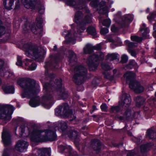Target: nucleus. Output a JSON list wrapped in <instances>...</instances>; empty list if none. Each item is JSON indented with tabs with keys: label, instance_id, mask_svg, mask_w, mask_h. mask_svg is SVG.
<instances>
[{
	"label": "nucleus",
	"instance_id": "obj_1",
	"mask_svg": "<svg viewBox=\"0 0 156 156\" xmlns=\"http://www.w3.org/2000/svg\"><path fill=\"white\" fill-rule=\"evenodd\" d=\"M45 77L47 80H50L49 83L45 82L43 85V89L45 90L44 95L42 96L43 100L50 101L46 105L50 108L54 103L52 100L53 97H59L63 100L67 99L69 97L67 91L64 87H62V80L61 78L56 79L54 82V85H52L51 82L53 81L55 78V75L53 73H49L48 72L45 73Z\"/></svg>",
	"mask_w": 156,
	"mask_h": 156
},
{
	"label": "nucleus",
	"instance_id": "obj_2",
	"mask_svg": "<svg viewBox=\"0 0 156 156\" xmlns=\"http://www.w3.org/2000/svg\"><path fill=\"white\" fill-rule=\"evenodd\" d=\"M56 132L51 130L33 129L30 135L31 142L36 143L47 141H53L57 140Z\"/></svg>",
	"mask_w": 156,
	"mask_h": 156
},
{
	"label": "nucleus",
	"instance_id": "obj_3",
	"mask_svg": "<svg viewBox=\"0 0 156 156\" xmlns=\"http://www.w3.org/2000/svg\"><path fill=\"white\" fill-rule=\"evenodd\" d=\"M83 16V13L82 11H77L76 12L74 21L77 25L75 27L74 24L71 25L72 29L73 30V33L74 37H77L78 34L80 35L83 31L85 30L87 24L90 23L92 21L91 17L89 15H86L84 20L80 21Z\"/></svg>",
	"mask_w": 156,
	"mask_h": 156
},
{
	"label": "nucleus",
	"instance_id": "obj_4",
	"mask_svg": "<svg viewBox=\"0 0 156 156\" xmlns=\"http://www.w3.org/2000/svg\"><path fill=\"white\" fill-rule=\"evenodd\" d=\"M17 83L24 90L21 94V97L24 98L31 95L36 96L38 94V90L36 88V82L34 79L30 78H21L17 81Z\"/></svg>",
	"mask_w": 156,
	"mask_h": 156
},
{
	"label": "nucleus",
	"instance_id": "obj_5",
	"mask_svg": "<svg viewBox=\"0 0 156 156\" xmlns=\"http://www.w3.org/2000/svg\"><path fill=\"white\" fill-rule=\"evenodd\" d=\"M26 54L34 56L36 61L40 62L44 59L46 52L44 50H39L38 47L30 43H27L23 45Z\"/></svg>",
	"mask_w": 156,
	"mask_h": 156
},
{
	"label": "nucleus",
	"instance_id": "obj_6",
	"mask_svg": "<svg viewBox=\"0 0 156 156\" xmlns=\"http://www.w3.org/2000/svg\"><path fill=\"white\" fill-rule=\"evenodd\" d=\"M104 55L101 51L93 54L88 58L87 65L90 71H94L96 70L99 64L100 61L104 60Z\"/></svg>",
	"mask_w": 156,
	"mask_h": 156
},
{
	"label": "nucleus",
	"instance_id": "obj_7",
	"mask_svg": "<svg viewBox=\"0 0 156 156\" xmlns=\"http://www.w3.org/2000/svg\"><path fill=\"white\" fill-rule=\"evenodd\" d=\"M83 67L78 66L75 67V72L73 75V80L77 85L81 84L87 79V71L83 69Z\"/></svg>",
	"mask_w": 156,
	"mask_h": 156
},
{
	"label": "nucleus",
	"instance_id": "obj_8",
	"mask_svg": "<svg viewBox=\"0 0 156 156\" xmlns=\"http://www.w3.org/2000/svg\"><path fill=\"white\" fill-rule=\"evenodd\" d=\"M121 100L119 101L121 106L125 110L123 115L126 118L130 117L131 115V107L130 106L132 99L130 95L126 93L122 95Z\"/></svg>",
	"mask_w": 156,
	"mask_h": 156
},
{
	"label": "nucleus",
	"instance_id": "obj_9",
	"mask_svg": "<svg viewBox=\"0 0 156 156\" xmlns=\"http://www.w3.org/2000/svg\"><path fill=\"white\" fill-rule=\"evenodd\" d=\"M14 109L15 108L12 105L0 104V119L8 122L10 121Z\"/></svg>",
	"mask_w": 156,
	"mask_h": 156
},
{
	"label": "nucleus",
	"instance_id": "obj_10",
	"mask_svg": "<svg viewBox=\"0 0 156 156\" xmlns=\"http://www.w3.org/2000/svg\"><path fill=\"white\" fill-rule=\"evenodd\" d=\"M36 22L30 24L29 27L31 29L32 32L35 34H39V37L41 38L42 36L43 32V19L42 17H37L36 19Z\"/></svg>",
	"mask_w": 156,
	"mask_h": 156
},
{
	"label": "nucleus",
	"instance_id": "obj_11",
	"mask_svg": "<svg viewBox=\"0 0 156 156\" xmlns=\"http://www.w3.org/2000/svg\"><path fill=\"white\" fill-rule=\"evenodd\" d=\"M62 58L59 55H56L50 60L45 62L46 68L55 69L59 68V64L62 62Z\"/></svg>",
	"mask_w": 156,
	"mask_h": 156
},
{
	"label": "nucleus",
	"instance_id": "obj_12",
	"mask_svg": "<svg viewBox=\"0 0 156 156\" xmlns=\"http://www.w3.org/2000/svg\"><path fill=\"white\" fill-rule=\"evenodd\" d=\"M134 18V16L131 14H128L123 16L120 23V26L121 28H127L129 24L132 22Z\"/></svg>",
	"mask_w": 156,
	"mask_h": 156
},
{
	"label": "nucleus",
	"instance_id": "obj_13",
	"mask_svg": "<svg viewBox=\"0 0 156 156\" xmlns=\"http://www.w3.org/2000/svg\"><path fill=\"white\" fill-rule=\"evenodd\" d=\"M62 153H65L67 154L68 156H77L76 151H74L72 147L70 146H68L61 145L59 147Z\"/></svg>",
	"mask_w": 156,
	"mask_h": 156
},
{
	"label": "nucleus",
	"instance_id": "obj_14",
	"mask_svg": "<svg viewBox=\"0 0 156 156\" xmlns=\"http://www.w3.org/2000/svg\"><path fill=\"white\" fill-rule=\"evenodd\" d=\"M27 142L23 140H20L18 141L15 146L16 150L23 152L25 151L28 146Z\"/></svg>",
	"mask_w": 156,
	"mask_h": 156
},
{
	"label": "nucleus",
	"instance_id": "obj_15",
	"mask_svg": "<svg viewBox=\"0 0 156 156\" xmlns=\"http://www.w3.org/2000/svg\"><path fill=\"white\" fill-rule=\"evenodd\" d=\"M103 143L101 140L97 138H94L91 141V145L93 150L97 152H100L101 150Z\"/></svg>",
	"mask_w": 156,
	"mask_h": 156
},
{
	"label": "nucleus",
	"instance_id": "obj_16",
	"mask_svg": "<svg viewBox=\"0 0 156 156\" xmlns=\"http://www.w3.org/2000/svg\"><path fill=\"white\" fill-rule=\"evenodd\" d=\"M11 135L10 133L7 131L3 132L2 138L4 145L6 147L11 143Z\"/></svg>",
	"mask_w": 156,
	"mask_h": 156
},
{
	"label": "nucleus",
	"instance_id": "obj_17",
	"mask_svg": "<svg viewBox=\"0 0 156 156\" xmlns=\"http://www.w3.org/2000/svg\"><path fill=\"white\" fill-rule=\"evenodd\" d=\"M125 111L121 105L118 102V105L115 106H111L109 112L111 113L117 114L121 113L122 114L123 111Z\"/></svg>",
	"mask_w": 156,
	"mask_h": 156
},
{
	"label": "nucleus",
	"instance_id": "obj_18",
	"mask_svg": "<svg viewBox=\"0 0 156 156\" xmlns=\"http://www.w3.org/2000/svg\"><path fill=\"white\" fill-rule=\"evenodd\" d=\"M132 86H129V88L133 90L136 93L140 94L143 92L144 90V87L141 85L140 83L138 81L135 82Z\"/></svg>",
	"mask_w": 156,
	"mask_h": 156
},
{
	"label": "nucleus",
	"instance_id": "obj_19",
	"mask_svg": "<svg viewBox=\"0 0 156 156\" xmlns=\"http://www.w3.org/2000/svg\"><path fill=\"white\" fill-rule=\"evenodd\" d=\"M66 134L70 139L74 140L77 138L78 135V131L74 129H70L67 130Z\"/></svg>",
	"mask_w": 156,
	"mask_h": 156
},
{
	"label": "nucleus",
	"instance_id": "obj_20",
	"mask_svg": "<svg viewBox=\"0 0 156 156\" xmlns=\"http://www.w3.org/2000/svg\"><path fill=\"white\" fill-rule=\"evenodd\" d=\"M32 60L31 59L26 58L25 60L24 61V63L25 66H28V68L29 70H34L37 67V64L35 62H32Z\"/></svg>",
	"mask_w": 156,
	"mask_h": 156
},
{
	"label": "nucleus",
	"instance_id": "obj_21",
	"mask_svg": "<svg viewBox=\"0 0 156 156\" xmlns=\"http://www.w3.org/2000/svg\"><path fill=\"white\" fill-rule=\"evenodd\" d=\"M152 146V144L150 142L141 144L140 146L141 153L144 154L147 153L150 150Z\"/></svg>",
	"mask_w": 156,
	"mask_h": 156
},
{
	"label": "nucleus",
	"instance_id": "obj_22",
	"mask_svg": "<svg viewBox=\"0 0 156 156\" xmlns=\"http://www.w3.org/2000/svg\"><path fill=\"white\" fill-rule=\"evenodd\" d=\"M86 32L88 34L91 35L93 38L98 37L96 28L92 25H90L87 27Z\"/></svg>",
	"mask_w": 156,
	"mask_h": 156
},
{
	"label": "nucleus",
	"instance_id": "obj_23",
	"mask_svg": "<svg viewBox=\"0 0 156 156\" xmlns=\"http://www.w3.org/2000/svg\"><path fill=\"white\" fill-rule=\"evenodd\" d=\"M62 106L63 113L65 116L69 117L73 114V111L69 109V105L67 103H63Z\"/></svg>",
	"mask_w": 156,
	"mask_h": 156
},
{
	"label": "nucleus",
	"instance_id": "obj_24",
	"mask_svg": "<svg viewBox=\"0 0 156 156\" xmlns=\"http://www.w3.org/2000/svg\"><path fill=\"white\" fill-rule=\"evenodd\" d=\"M69 59L68 61L70 64L74 62H76L77 61V56L76 53L73 51L69 50L68 51Z\"/></svg>",
	"mask_w": 156,
	"mask_h": 156
},
{
	"label": "nucleus",
	"instance_id": "obj_25",
	"mask_svg": "<svg viewBox=\"0 0 156 156\" xmlns=\"http://www.w3.org/2000/svg\"><path fill=\"white\" fill-rule=\"evenodd\" d=\"M136 76L135 73L133 72L129 73L128 75L126 77V80L127 82L129 81V87L130 86H133L134 83L137 81L135 80V77Z\"/></svg>",
	"mask_w": 156,
	"mask_h": 156
},
{
	"label": "nucleus",
	"instance_id": "obj_26",
	"mask_svg": "<svg viewBox=\"0 0 156 156\" xmlns=\"http://www.w3.org/2000/svg\"><path fill=\"white\" fill-rule=\"evenodd\" d=\"M68 127V122L61 120L58 122V128L60 132L64 133Z\"/></svg>",
	"mask_w": 156,
	"mask_h": 156
},
{
	"label": "nucleus",
	"instance_id": "obj_27",
	"mask_svg": "<svg viewBox=\"0 0 156 156\" xmlns=\"http://www.w3.org/2000/svg\"><path fill=\"white\" fill-rule=\"evenodd\" d=\"M23 0H21L22 2ZM37 0H24V5L25 7L27 9H34L35 7L34 2H36Z\"/></svg>",
	"mask_w": 156,
	"mask_h": 156
},
{
	"label": "nucleus",
	"instance_id": "obj_28",
	"mask_svg": "<svg viewBox=\"0 0 156 156\" xmlns=\"http://www.w3.org/2000/svg\"><path fill=\"white\" fill-rule=\"evenodd\" d=\"M37 156H50L51 153L49 150L46 148L39 149L37 151Z\"/></svg>",
	"mask_w": 156,
	"mask_h": 156
},
{
	"label": "nucleus",
	"instance_id": "obj_29",
	"mask_svg": "<svg viewBox=\"0 0 156 156\" xmlns=\"http://www.w3.org/2000/svg\"><path fill=\"white\" fill-rule=\"evenodd\" d=\"M38 96H35L31 98L29 102V105L32 107H36L40 105V101Z\"/></svg>",
	"mask_w": 156,
	"mask_h": 156
},
{
	"label": "nucleus",
	"instance_id": "obj_30",
	"mask_svg": "<svg viewBox=\"0 0 156 156\" xmlns=\"http://www.w3.org/2000/svg\"><path fill=\"white\" fill-rule=\"evenodd\" d=\"M2 88L5 94H13L15 92V88L13 85H5L3 86Z\"/></svg>",
	"mask_w": 156,
	"mask_h": 156
},
{
	"label": "nucleus",
	"instance_id": "obj_31",
	"mask_svg": "<svg viewBox=\"0 0 156 156\" xmlns=\"http://www.w3.org/2000/svg\"><path fill=\"white\" fill-rule=\"evenodd\" d=\"M126 67L129 69L134 68L135 70H136L138 69L139 66L135 60L132 59L129 61L128 63L126 65Z\"/></svg>",
	"mask_w": 156,
	"mask_h": 156
},
{
	"label": "nucleus",
	"instance_id": "obj_32",
	"mask_svg": "<svg viewBox=\"0 0 156 156\" xmlns=\"http://www.w3.org/2000/svg\"><path fill=\"white\" fill-rule=\"evenodd\" d=\"M83 50L84 53L86 54H91L94 52L93 46L91 44H87L83 48Z\"/></svg>",
	"mask_w": 156,
	"mask_h": 156
},
{
	"label": "nucleus",
	"instance_id": "obj_33",
	"mask_svg": "<svg viewBox=\"0 0 156 156\" xmlns=\"http://www.w3.org/2000/svg\"><path fill=\"white\" fill-rule=\"evenodd\" d=\"M155 133L156 132L154 129H149L147 131L146 136L150 139L154 140L156 138L155 136Z\"/></svg>",
	"mask_w": 156,
	"mask_h": 156
},
{
	"label": "nucleus",
	"instance_id": "obj_34",
	"mask_svg": "<svg viewBox=\"0 0 156 156\" xmlns=\"http://www.w3.org/2000/svg\"><path fill=\"white\" fill-rule=\"evenodd\" d=\"M66 4L69 6H75V8L77 9H81L83 8V6H79L76 5V2L75 0H67L66 2Z\"/></svg>",
	"mask_w": 156,
	"mask_h": 156
},
{
	"label": "nucleus",
	"instance_id": "obj_35",
	"mask_svg": "<svg viewBox=\"0 0 156 156\" xmlns=\"http://www.w3.org/2000/svg\"><path fill=\"white\" fill-rule=\"evenodd\" d=\"M137 100L136 105L137 107H140L144 102L145 100L144 98L141 96H138L136 98Z\"/></svg>",
	"mask_w": 156,
	"mask_h": 156
},
{
	"label": "nucleus",
	"instance_id": "obj_36",
	"mask_svg": "<svg viewBox=\"0 0 156 156\" xmlns=\"http://www.w3.org/2000/svg\"><path fill=\"white\" fill-rule=\"evenodd\" d=\"M108 58H110V60L112 61L114 60L119 59V55L117 53H112L108 54L107 55Z\"/></svg>",
	"mask_w": 156,
	"mask_h": 156
},
{
	"label": "nucleus",
	"instance_id": "obj_37",
	"mask_svg": "<svg viewBox=\"0 0 156 156\" xmlns=\"http://www.w3.org/2000/svg\"><path fill=\"white\" fill-rule=\"evenodd\" d=\"M12 148H6L4 149L2 156H11V154Z\"/></svg>",
	"mask_w": 156,
	"mask_h": 156
},
{
	"label": "nucleus",
	"instance_id": "obj_38",
	"mask_svg": "<svg viewBox=\"0 0 156 156\" xmlns=\"http://www.w3.org/2000/svg\"><path fill=\"white\" fill-rule=\"evenodd\" d=\"M111 23V20L109 18L104 19L102 22V24L103 26L106 27L107 28H109L110 27Z\"/></svg>",
	"mask_w": 156,
	"mask_h": 156
},
{
	"label": "nucleus",
	"instance_id": "obj_39",
	"mask_svg": "<svg viewBox=\"0 0 156 156\" xmlns=\"http://www.w3.org/2000/svg\"><path fill=\"white\" fill-rule=\"evenodd\" d=\"M62 108V105H60L55 109V114L56 115L60 116L61 115V113Z\"/></svg>",
	"mask_w": 156,
	"mask_h": 156
},
{
	"label": "nucleus",
	"instance_id": "obj_40",
	"mask_svg": "<svg viewBox=\"0 0 156 156\" xmlns=\"http://www.w3.org/2000/svg\"><path fill=\"white\" fill-rule=\"evenodd\" d=\"M22 57L21 56L18 55L17 56V62L16 63V64L20 66H22L23 64L24 63V61L25 60V59H24L23 62L22 61Z\"/></svg>",
	"mask_w": 156,
	"mask_h": 156
},
{
	"label": "nucleus",
	"instance_id": "obj_41",
	"mask_svg": "<svg viewBox=\"0 0 156 156\" xmlns=\"http://www.w3.org/2000/svg\"><path fill=\"white\" fill-rule=\"evenodd\" d=\"M65 39H66V41L67 42V43H73V44H74L76 42L75 37L71 36V34L70 35L68 36V37L66 38Z\"/></svg>",
	"mask_w": 156,
	"mask_h": 156
},
{
	"label": "nucleus",
	"instance_id": "obj_42",
	"mask_svg": "<svg viewBox=\"0 0 156 156\" xmlns=\"http://www.w3.org/2000/svg\"><path fill=\"white\" fill-rule=\"evenodd\" d=\"M130 39L133 41H135L138 42H140L142 41V39L141 37L136 35L131 36L130 37Z\"/></svg>",
	"mask_w": 156,
	"mask_h": 156
},
{
	"label": "nucleus",
	"instance_id": "obj_43",
	"mask_svg": "<svg viewBox=\"0 0 156 156\" xmlns=\"http://www.w3.org/2000/svg\"><path fill=\"white\" fill-rule=\"evenodd\" d=\"M102 69L106 71H109L111 69L110 66L108 64L103 63L101 64Z\"/></svg>",
	"mask_w": 156,
	"mask_h": 156
},
{
	"label": "nucleus",
	"instance_id": "obj_44",
	"mask_svg": "<svg viewBox=\"0 0 156 156\" xmlns=\"http://www.w3.org/2000/svg\"><path fill=\"white\" fill-rule=\"evenodd\" d=\"M125 43L130 48H132L136 46V43L133 42H131L128 40H126L125 41Z\"/></svg>",
	"mask_w": 156,
	"mask_h": 156
},
{
	"label": "nucleus",
	"instance_id": "obj_45",
	"mask_svg": "<svg viewBox=\"0 0 156 156\" xmlns=\"http://www.w3.org/2000/svg\"><path fill=\"white\" fill-rule=\"evenodd\" d=\"M142 138L141 136H139L137 137H134L133 140L136 144H139L141 143Z\"/></svg>",
	"mask_w": 156,
	"mask_h": 156
},
{
	"label": "nucleus",
	"instance_id": "obj_46",
	"mask_svg": "<svg viewBox=\"0 0 156 156\" xmlns=\"http://www.w3.org/2000/svg\"><path fill=\"white\" fill-rule=\"evenodd\" d=\"M24 121V119L21 117H18L17 118H13L12 122L13 123H16L18 122H22Z\"/></svg>",
	"mask_w": 156,
	"mask_h": 156
},
{
	"label": "nucleus",
	"instance_id": "obj_47",
	"mask_svg": "<svg viewBox=\"0 0 156 156\" xmlns=\"http://www.w3.org/2000/svg\"><path fill=\"white\" fill-rule=\"evenodd\" d=\"M99 4L98 0H93L90 2V4L92 7L94 8L98 7Z\"/></svg>",
	"mask_w": 156,
	"mask_h": 156
},
{
	"label": "nucleus",
	"instance_id": "obj_48",
	"mask_svg": "<svg viewBox=\"0 0 156 156\" xmlns=\"http://www.w3.org/2000/svg\"><path fill=\"white\" fill-rule=\"evenodd\" d=\"M108 28L107 27L101 28V29L100 31L101 34L105 35L108 33L109 32V30L108 29Z\"/></svg>",
	"mask_w": 156,
	"mask_h": 156
},
{
	"label": "nucleus",
	"instance_id": "obj_49",
	"mask_svg": "<svg viewBox=\"0 0 156 156\" xmlns=\"http://www.w3.org/2000/svg\"><path fill=\"white\" fill-rule=\"evenodd\" d=\"M156 14L154 12L150 13L149 16L147 17V19L150 22H151L152 20L155 18Z\"/></svg>",
	"mask_w": 156,
	"mask_h": 156
},
{
	"label": "nucleus",
	"instance_id": "obj_50",
	"mask_svg": "<svg viewBox=\"0 0 156 156\" xmlns=\"http://www.w3.org/2000/svg\"><path fill=\"white\" fill-rule=\"evenodd\" d=\"M104 76V78L110 80H112L114 78V77L108 73L104 72L103 73Z\"/></svg>",
	"mask_w": 156,
	"mask_h": 156
},
{
	"label": "nucleus",
	"instance_id": "obj_51",
	"mask_svg": "<svg viewBox=\"0 0 156 156\" xmlns=\"http://www.w3.org/2000/svg\"><path fill=\"white\" fill-rule=\"evenodd\" d=\"M26 126L25 125H21L20 127V135L22 136L24 133L25 131Z\"/></svg>",
	"mask_w": 156,
	"mask_h": 156
},
{
	"label": "nucleus",
	"instance_id": "obj_52",
	"mask_svg": "<svg viewBox=\"0 0 156 156\" xmlns=\"http://www.w3.org/2000/svg\"><path fill=\"white\" fill-rule=\"evenodd\" d=\"M5 28L2 25H0V38L4 35L5 33Z\"/></svg>",
	"mask_w": 156,
	"mask_h": 156
},
{
	"label": "nucleus",
	"instance_id": "obj_53",
	"mask_svg": "<svg viewBox=\"0 0 156 156\" xmlns=\"http://www.w3.org/2000/svg\"><path fill=\"white\" fill-rule=\"evenodd\" d=\"M71 34V30H64V32L62 33V35H64L65 38L68 37V36L70 35Z\"/></svg>",
	"mask_w": 156,
	"mask_h": 156
},
{
	"label": "nucleus",
	"instance_id": "obj_54",
	"mask_svg": "<svg viewBox=\"0 0 156 156\" xmlns=\"http://www.w3.org/2000/svg\"><path fill=\"white\" fill-rule=\"evenodd\" d=\"M100 108L103 112H107L108 106L105 103H102L100 106Z\"/></svg>",
	"mask_w": 156,
	"mask_h": 156
},
{
	"label": "nucleus",
	"instance_id": "obj_55",
	"mask_svg": "<svg viewBox=\"0 0 156 156\" xmlns=\"http://www.w3.org/2000/svg\"><path fill=\"white\" fill-rule=\"evenodd\" d=\"M128 60V58L127 55H123L121 57V62L122 63H126Z\"/></svg>",
	"mask_w": 156,
	"mask_h": 156
},
{
	"label": "nucleus",
	"instance_id": "obj_56",
	"mask_svg": "<svg viewBox=\"0 0 156 156\" xmlns=\"http://www.w3.org/2000/svg\"><path fill=\"white\" fill-rule=\"evenodd\" d=\"M111 30L113 32L116 33L119 30V28L117 27H116L115 25H113L111 28Z\"/></svg>",
	"mask_w": 156,
	"mask_h": 156
},
{
	"label": "nucleus",
	"instance_id": "obj_57",
	"mask_svg": "<svg viewBox=\"0 0 156 156\" xmlns=\"http://www.w3.org/2000/svg\"><path fill=\"white\" fill-rule=\"evenodd\" d=\"M15 0H9V6L7 10H10L12 9V7L14 4Z\"/></svg>",
	"mask_w": 156,
	"mask_h": 156
},
{
	"label": "nucleus",
	"instance_id": "obj_58",
	"mask_svg": "<svg viewBox=\"0 0 156 156\" xmlns=\"http://www.w3.org/2000/svg\"><path fill=\"white\" fill-rule=\"evenodd\" d=\"M20 7V1L19 0H18L15 3V7L14 8V10H16L17 9H19Z\"/></svg>",
	"mask_w": 156,
	"mask_h": 156
},
{
	"label": "nucleus",
	"instance_id": "obj_59",
	"mask_svg": "<svg viewBox=\"0 0 156 156\" xmlns=\"http://www.w3.org/2000/svg\"><path fill=\"white\" fill-rule=\"evenodd\" d=\"M94 50H97L100 51L101 49V45L100 44H98L96 46H93Z\"/></svg>",
	"mask_w": 156,
	"mask_h": 156
},
{
	"label": "nucleus",
	"instance_id": "obj_60",
	"mask_svg": "<svg viewBox=\"0 0 156 156\" xmlns=\"http://www.w3.org/2000/svg\"><path fill=\"white\" fill-rule=\"evenodd\" d=\"M98 79H94L92 82V83L95 86H98L99 84V81Z\"/></svg>",
	"mask_w": 156,
	"mask_h": 156
},
{
	"label": "nucleus",
	"instance_id": "obj_61",
	"mask_svg": "<svg viewBox=\"0 0 156 156\" xmlns=\"http://www.w3.org/2000/svg\"><path fill=\"white\" fill-rule=\"evenodd\" d=\"M147 33L148 32L147 30H145L144 32L142 34V37L144 39L147 38Z\"/></svg>",
	"mask_w": 156,
	"mask_h": 156
},
{
	"label": "nucleus",
	"instance_id": "obj_62",
	"mask_svg": "<svg viewBox=\"0 0 156 156\" xmlns=\"http://www.w3.org/2000/svg\"><path fill=\"white\" fill-rule=\"evenodd\" d=\"M97 110V109L96 106L95 105H93L92 106V109H91L90 110V113L91 114H92L95 111Z\"/></svg>",
	"mask_w": 156,
	"mask_h": 156
},
{
	"label": "nucleus",
	"instance_id": "obj_63",
	"mask_svg": "<svg viewBox=\"0 0 156 156\" xmlns=\"http://www.w3.org/2000/svg\"><path fill=\"white\" fill-rule=\"evenodd\" d=\"M4 64V62L1 59H0V71L3 69Z\"/></svg>",
	"mask_w": 156,
	"mask_h": 156
},
{
	"label": "nucleus",
	"instance_id": "obj_64",
	"mask_svg": "<svg viewBox=\"0 0 156 156\" xmlns=\"http://www.w3.org/2000/svg\"><path fill=\"white\" fill-rule=\"evenodd\" d=\"M129 52L132 56H135L136 55V52L134 50H131L129 51Z\"/></svg>",
	"mask_w": 156,
	"mask_h": 156
}]
</instances>
